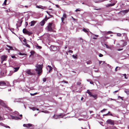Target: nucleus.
I'll use <instances>...</instances> for the list:
<instances>
[{
	"instance_id": "dca6fc26",
	"label": "nucleus",
	"mask_w": 129,
	"mask_h": 129,
	"mask_svg": "<svg viewBox=\"0 0 129 129\" xmlns=\"http://www.w3.org/2000/svg\"><path fill=\"white\" fill-rule=\"evenodd\" d=\"M66 15L64 13L63 15V17L61 18V19L62 20V22H63L64 20V18H66Z\"/></svg>"
},
{
	"instance_id": "09e8293b",
	"label": "nucleus",
	"mask_w": 129,
	"mask_h": 129,
	"mask_svg": "<svg viewBox=\"0 0 129 129\" xmlns=\"http://www.w3.org/2000/svg\"><path fill=\"white\" fill-rule=\"evenodd\" d=\"M123 75L124 76V78L125 79H127V78L126 77V74H123Z\"/></svg>"
},
{
	"instance_id": "ea45409f",
	"label": "nucleus",
	"mask_w": 129,
	"mask_h": 129,
	"mask_svg": "<svg viewBox=\"0 0 129 129\" xmlns=\"http://www.w3.org/2000/svg\"><path fill=\"white\" fill-rule=\"evenodd\" d=\"M75 11L76 12H77L78 11H80V9H77L75 10Z\"/></svg>"
},
{
	"instance_id": "39448f33",
	"label": "nucleus",
	"mask_w": 129,
	"mask_h": 129,
	"mask_svg": "<svg viewBox=\"0 0 129 129\" xmlns=\"http://www.w3.org/2000/svg\"><path fill=\"white\" fill-rule=\"evenodd\" d=\"M6 84L5 82L3 81H0V88L3 89L5 88Z\"/></svg>"
},
{
	"instance_id": "680f3d73",
	"label": "nucleus",
	"mask_w": 129,
	"mask_h": 129,
	"mask_svg": "<svg viewBox=\"0 0 129 129\" xmlns=\"http://www.w3.org/2000/svg\"><path fill=\"white\" fill-rule=\"evenodd\" d=\"M27 44V43L26 42H25V43H24L23 44L24 45H25V46H26V44Z\"/></svg>"
},
{
	"instance_id": "ddd939ff",
	"label": "nucleus",
	"mask_w": 129,
	"mask_h": 129,
	"mask_svg": "<svg viewBox=\"0 0 129 129\" xmlns=\"http://www.w3.org/2000/svg\"><path fill=\"white\" fill-rule=\"evenodd\" d=\"M129 11V10H125L123 11H122L120 12V13L121 14H125L128 13Z\"/></svg>"
},
{
	"instance_id": "4c0bfd02",
	"label": "nucleus",
	"mask_w": 129,
	"mask_h": 129,
	"mask_svg": "<svg viewBox=\"0 0 129 129\" xmlns=\"http://www.w3.org/2000/svg\"><path fill=\"white\" fill-rule=\"evenodd\" d=\"M104 1L103 0V1H99L98 2H96L95 1V0H94V2H95V3H100V2H101L103 1Z\"/></svg>"
},
{
	"instance_id": "412c9836",
	"label": "nucleus",
	"mask_w": 129,
	"mask_h": 129,
	"mask_svg": "<svg viewBox=\"0 0 129 129\" xmlns=\"http://www.w3.org/2000/svg\"><path fill=\"white\" fill-rule=\"evenodd\" d=\"M47 67L49 68V72H50V71L52 70V68L50 66L48 65Z\"/></svg>"
},
{
	"instance_id": "13d9d810",
	"label": "nucleus",
	"mask_w": 129,
	"mask_h": 129,
	"mask_svg": "<svg viewBox=\"0 0 129 129\" xmlns=\"http://www.w3.org/2000/svg\"><path fill=\"white\" fill-rule=\"evenodd\" d=\"M30 95H31V96H34V93H33H33H30Z\"/></svg>"
},
{
	"instance_id": "7c9ffc66",
	"label": "nucleus",
	"mask_w": 129,
	"mask_h": 129,
	"mask_svg": "<svg viewBox=\"0 0 129 129\" xmlns=\"http://www.w3.org/2000/svg\"><path fill=\"white\" fill-rule=\"evenodd\" d=\"M42 112L44 113H49V112L48 111L45 110L42 111Z\"/></svg>"
},
{
	"instance_id": "cd10ccee",
	"label": "nucleus",
	"mask_w": 129,
	"mask_h": 129,
	"mask_svg": "<svg viewBox=\"0 0 129 129\" xmlns=\"http://www.w3.org/2000/svg\"><path fill=\"white\" fill-rule=\"evenodd\" d=\"M43 7L42 6H36V7L38 8L43 9V8H42L41 7Z\"/></svg>"
},
{
	"instance_id": "c03bdc74",
	"label": "nucleus",
	"mask_w": 129,
	"mask_h": 129,
	"mask_svg": "<svg viewBox=\"0 0 129 129\" xmlns=\"http://www.w3.org/2000/svg\"><path fill=\"white\" fill-rule=\"evenodd\" d=\"M103 56V55L102 54L100 53L99 55V56L100 57H102Z\"/></svg>"
},
{
	"instance_id": "69168bd1",
	"label": "nucleus",
	"mask_w": 129,
	"mask_h": 129,
	"mask_svg": "<svg viewBox=\"0 0 129 129\" xmlns=\"http://www.w3.org/2000/svg\"><path fill=\"white\" fill-rule=\"evenodd\" d=\"M78 120H83V119H81V118H79L78 119Z\"/></svg>"
},
{
	"instance_id": "bf43d9fd",
	"label": "nucleus",
	"mask_w": 129,
	"mask_h": 129,
	"mask_svg": "<svg viewBox=\"0 0 129 129\" xmlns=\"http://www.w3.org/2000/svg\"><path fill=\"white\" fill-rule=\"evenodd\" d=\"M102 61H100L99 62V64H101L102 63Z\"/></svg>"
},
{
	"instance_id": "4be33fe9",
	"label": "nucleus",
	"mask_w": 129,
	"mask_h": 129,
	"mask_svg": "<svg viewBox=\"0 0 129 129\" xmlns=\"http://www.w3.org/2000/svg\"><path fill=\"white\" fill-rule=\"evenodd\" d=\"M83 30L86 33L88 32L89 31V30L88 29H87L85 28H84L83 29Z\"/></svg>"
},
{
	"instance_id": "4d7b16f0",
	"label": "nucleus",
	"mask_w": 129,
	"mask_h": 129,
	"mask_svg": "<svg viewBox=\"0 0 129 129\" xmlns=\"http://www.w3.org/2000/svg\"><path fill=\"white\" fill-rule=\"evenodd\" d=\"M23 41L24 42V43H25V42H26V40L25 39H24V40H23Z\"/></svg>"
},
{
	"instance_id": "bb28decb",
	"label": "nucleus",
	"mask_w": 129,
	"mask_h": 129,
	"mask_svg": "<svg viewBox=\"0 0 129 129\" xmlns=\"http://www.w3.org/2000/svg\"><path fill=\"white\" fill-rule=\"evenodd\" d=\"M4 74V73H2V72H1L0 73V77H2L3 76V75Z\"/></svg>"
},
{
	"instance_id": "e433bc0d",
	"label": "nucleus",
	"mask_w": 129,
	"mask_h": 129,
	"mask_svg": "<svg viewBox=\"0 0 129 129\" xmlns=\"http://www.w3.org/2000/svg\"><path fill=\"white\" fill-rule=\"evenodd\" d=\"M127 44V43L126 42H124L123 44V46H122V47H123V46H125Z\"/></svg>"
},
{
	"instance_id": "338daca9",
	"label": "nucleus",
	"mask_w": 129,
	"mask_h": 129,
	"mask_svg": "<svg viewBox=\"0 0 129 129\" xmlns=\"http://www.w3.org/2000/svg\"><path fill=\"white\" fill-rule=\"evenodd\" d=\"M93 39H96L97 38L95 37H93Z\"/></svg>"
},
{
	"instance_id": "774afa93",
	"label": "nucleus",
	"mask_w": 129,
	"mask_h": 129,
	"mask_svg": "<svg viewBox=\"0 0 129 129\" xmlns=\"http://www.w3.org/2000/svg\"><path fill=\"white\" fill-rule=\"evenodd\" d=\"M56 7L57 8H58L59 7V6L58 5H56Z\"/></svg>"
},
{
	"instance_id": "6ab92c4d",
	"label": "nucleus",
	"mask_w": 129,
	"mask_h": 129,
	"mask_svg": "<svg viewBox=\"0 0 129 129\" xmlns=\"http://www.w3.org/2000/svg\"><path fill=\"white\" fill-rule=\"evenodd\" d=\"M14 73V72L13 71H10L9 74H8V75L9 76H10L11 75L13 74V73Z\"/></svg>"
},
{
	"instance_id": "0e129e2a",
	"label": "nucleus",
	"mask_w": 129,
	"mask_h": 129,
	"mask_svg": "<svg viewBox=\"0 0 129 129\" xmlns=\"http://www.w3.org/2000/svg\"><path fill=\"white\" fill-rule=\"evenodd\" d=\"M6 127H7V128H10V127L9 126H6Z\"/></svg>"
},
{
	"instance_id": "864d4df0",
	"label": "nucleus",
	"mask_w": 129,
	"mask_h": 129,
	"mask_svg": "<svg viewBox=\"0 0 129 129\" xmlns=\"http://www.w3.org/2000/svg\"><path fill=\"white\" fill-rule=\"evenodd\" d=\"M90 84H93V82L92 81H90Z\"/></svg>"
},
{
	"instance_id": "8fccbe9b",
	"label": "nucleus",
	"mask_w": 129,
	"mask_h": 129,
	"mask_svg": "<svg viewBox=\"0 0 129 129\" xmlns=\"http://www.w3.org/2000/svg\"><path fill=\"white\" fill-rule=\"evenodd\" d=\"M119 68V67H117L116 68H115V70L116 71H117V68Z\"/></svg>"
},
{
	"instance_id": "de8ad7c7",
	"label": "nucleus",
	"mask_w": 129,
	"mask_h": 129,
	"mask_svg": "<svg viewBox=\"0 0 129 129\" xmlns=\"http://www.w3.org/2000/svg\"><path fill=\"white\" fill-rule=\"evenodd\" d=\"M46 78H44L43 79V81L44 82H45L46 81Z\"/></svg>"
},
{
	"instance_id": "052dcab7",
	"label": "nucleus",
	"mask_w": 129,
	"mask_h": 129,
	"mask_svg": "<svg viewBox=\"0 0 129 129\" xmlns=\"http://www.w3.org/2000/svg\"><path fill=\"white\" fill-rule=\"evenodd\" d=\"M94 35L96 37H98V35Z\"/></svg>"
},
{
	"instance_id": "58836bf2",
	"label": "nucleus",
	"mask_w": 129,
	"mask_h": 129,
	"mask_svg": "<svg viewBox=\"0 0 129 129\" xmlns=\"http://www.w3.org/2000/svg\"><path fill=\"white\" fill-rule=\"evenodd\" d=\"M117 36H118L120 37L121 36V34L120 33H118L117 34Z\"/></svg>"
},
{
	"instance_id": "20e7f679",
	"label": "nucleus",
	"mask_w": 129,
	"mask_h": 129,
	"mask_svg": "<svg viewBox=\"0 0 129 129\" xmlns=\"http://www.w3.org/2000/svg\"><path fill=\"white\" fill-rule=\"evenodd\" d=\"M63 117V114L62 113H61L59 115H54L53 116V117L56 119L62 118Z\"/></svg>"
},
{
	"instance_id": "f03ea898",
	"label": "nucleus",
	"mask_w": 129,
	"mask_h": 129,
	"mask_svg": "<svg viewBox=\"0 0 129 129\" xmlns=\"http://www.w3.org/2000/svg\"><path fill=\"white\" fill-rule=\"evenodd\" d=\"M19 114L18 112L16 111H15L13 114V115H14V116H13L12 115H10L9 117L10 119L12 118L13 119H14L15 120H18L19 119H21V118H20L18 117L17 116L19 115Z\"/></svg>"
},
{
	"instance_id": "2f4dec72",
	"label": "nucleus",
	"mask_w": 129,
	"mask_h": 129,
	"mask_svg": "<svg viewBox=\"0 0 129 129\" xmlns=\"http://www.w3.org/2000/svg\"><path fill=\"white\" fill-rule=\"evenodd\" d=\"M30 108L33 111H35L36 110V108L35 107H32V108Z\"/></svg>"
},
{
	"instance_id": "9d476101",
	"label": "nucleus",
	"mask_w": 129,
	"mask_h": 129,
	"mask_svg": "<svg viewBox=\"0 0 129 129\" xmlns=\"http://www.w3.org/2000/svg\"><path fill=\"white\" fill-rule=\"evenodd\" d=\"M107 122L108 124L113 125L114 124V121L110 119H108L107 121Z\"/></svg>"
},
{
	"instance_id": "79ce46f5",
	"label": "nucleus",
	"mask_w": 129,
	"mask_h": 129,
	"mask_svg": "<svg viewBox=\"0 0 129 129\" xmlns=\"http://www.w3.org/2000/svg\"><path fill=\"white\" fill-rule=\"evenodd\" d=\"M30 53L31 55H33L34 53V51H31Z\"/></svg>"
},
{
	"instance_id": "b1692460",
	"label": "nucleus",
	"mask_w": 129,
	"mask_h": 129,
	"mask_svg": "<svg viewBox=\"0 0 129 129\" xmlns=\"http://www.w3.org/2000/svg\"><path fill=\"white\" fill-rule=\"evenodd\" d=\"M86 62L87 64H90L92 63V62L90 60H89L88 61H86Z\"/></svg>"
},
{
	"instance_id": "6e6552de",
	"label": "nucleus",
	"mask_w": 129,
	"mask_h": 129,
	"mask_svg": "<svg viewBox=\"0 0 129 129\" xmlns=\"http://www.w3.org/2000/svg\"><path fill=\"white\" fill-rule=\"evenodd\" d=\"M111 1L113 2V4H108L106 5V7H109L110 6H114L115 4L116 3L117 1L115 0H111Z\"/></svg>"
},
{
	"instance_id": "5701e85b",
	"label": "nucleus",
	"mask_w": 129,
	"mask_h": 129,
	"mask_svg": "<svg viewBox=\"0 0 129 129\" xmlns=\"http://www.w3.org/2000/svg\"><path fill=\"white\" fill-rule=\"evenodd\" d=\"M36 46L37 49H41L42 48V47L40 46H39L38 44Z\"/></svg>"
},
{
	"instance_id": "7ed1b4c3",
	"label": "nucleus",
	"mask_w": 129,
	"mask_h": 129,
	"mask_svg": "<svg viewBox=\"0 0 129 129\" xmlns=\"http://www.w3.org/2000/svg\"><path fill=\"white\" fill-rule=\"evenodd\" d=\"M54 27L53 25H52V23H49L47 26L48 30L52 31L53 30V29Z\"/></svg>"
},
{
	"instance_id": "c9c22d12",
	"label": "nucleus",
	"mask_w": 129,
	"mask_h": 129,
	"mask_svg": "<svg viewBox=\"0 0 129 129\" xmlns=\"http://www.w3.org/2000/svg\"><path fill=\"white\" fill-rule=\"evenodd\" d=\"M7 0H5V1L4 3L3 4V5L4 4L5 5H6V2H7Z\"/></svg>"
},
{
	"instance_id": "a19ab883",
	"label": "nucleus",
	"mask_w": 129,
	"mask_h": 129,
	"mask_svg": "<svg viewBox=\"0 0 129 129\" xmlns=\"http://www.w3.org/2000/svg\"><path fill=\"white\" fill-rule=\"evenodd\" d=\"M64 82L65 83H68V82L67 81H61L60 82Z\"/></svg>"
},
{
	"instance_id": "e2e57ef3",
	"label": "nucleus",
	"mask_w": 129,
	"mask_h": 129,
	"mask_svg": "<svg viewBox=\"0 0 129 129\" xmlns=\"http://www.w3.org/2000/svg\"><path fill=\"white\" fill-rule=\"evenodd\" d=\"M109 115H111V116H112V114L111 113H110V112L109 113Z\"/></svg>"
},
{
	"instance_id": "9b49d317",
	"label": "nucleus",
	"mask_w": 129,
	"mask_h": 129,
	"mask_svg": "<svg viewBox=\"0 0 129 129\" xmlns=\"http://www.w3.org/2000/svg\"><path fill=\"white\" fill-rule=\"evenodd\" d=\"M26 73L30 75H32L34 74L30 70H27L26 71Z\"/></svg>"
},
{
	"instance_id": "423d86ee",
	"label": "nucleus",
	"mask_w": 129,
	"mask_h": 129,
	"mask_svg": "<svg viewBox=\"0 0 129 129\" xmlns=\"http://www.w3.org/2000/svg\"><path fill=\"white\" fill-rule=\"evenodd\" d=\"M23 33L26 34L30 35L32 34V33L28 31L25 28H24L23 30Z\"/></svg>"
},
{
	"instance_id": "c756f323",
	"label": "nucleus",
	"mask_w": 129,
	"mask_h": 129,
	"mask_svg": "<svg viewBox=\"0 0 129 129\" xmlns=\"http://www.w3.org/2000/svg\"><path fill=\"white\" fill-rule=\"evenodd\" d=\"M77 55H72V57L74 58L75 59H76L77 58Z\"/></svg>"
},
{
	"instance_id": "a18cd8bd",
	"label": "nucleus",
	"mask_w": 129,
	"mask_h": 129,
	"mask_svg": "<svg viewBox=\"0 0 129 129\" xmlns=\"http://www.w3.org/2000/svg\"><path fill=\"white\" fill-rule=\"evenodd\" d=\"M18 7L20 8H23V6L22 5H18Z\"/></svg>"
},
{
	"instance_id": "3c124183",
	"label": "nucleus",
	"mask_w": 129,
	"mask_h": 129,
	"mask_svg": "<svg viewBox=\"0 0 129 129\" xmlns=\"http://www.w3.org/2000/svg\"><path fill=\"white\" fill-rule=\"evenodd\" d=\"M26 46L27 47H30L29 45L28 44H26Z\"/></svg>"
},
{
	"instance_id": "aec40b11",
	"label": "nucleus",
	"mask_w": 129,
	"mask_h": 129,
	"mask_svg": "<svg viewBox=\"0 0 129 129\" xmlns=\"http://www.w3.org/2000/svg\"><path fill=\"white\" fill-rule=\"evenodd\" d=\"M4 104L3 101L1 100H0V105H1L2 106H4Z\"/></svg>"
},
{
	"instance_id": "f8f14e48",
	"label": "nucleus",
	"mask_w": 129,
	"mask_h": 129,
	"mask_svg": "<svg viewBox=\"0 0 129 129\" xmlns=\"http://www.w3.org/2000/svg\"><path fill=\"white\" fill-rule=\"evenodd\" d=\"M47 19L45 18L40 23V25L41 26L43 25L45 23V22L47 20Z\"/></svg>"
},
{
	"instance_id": "6e6d98bb",
	"label": "nucleus",
	"mask_w": 129,
	"mask_h": 129,
	"mask_svg": "<svg viewBox=\"0 0 129 129\" xmlns=\"http://www.w3.org/2000/svg\"><path fill=\"white\" fill-rule=\"evenodd\" d=\"M107 33L108 34H111L112 33V32L111 31H109L107 32Z\"/></svg>"
},
{
	"instance_id": "a211bd4d",
	"label": "nucleus",
	"mask_w": 129,
	"mask_h": 129,
	"mask_svg": "<svg viewBox=\"0 0 129 129\" xmlns=\"http://www.w3.org/2000/svg\"><path fill=\"white\" fill-rule=\"evenodd\" d=\"M19 67H17L15 68H14V70H13L14 72H15L18 71V70H19Z\"/></svg>"
},
{
	"instance_id": "473e14b6",
	"label": "nucleus",
	"mask_w": 129,
	"mask_h": 129,
	"mask_svg": "<svg viewBox=\"0 0 129 129\" xmlns=\"http://www.w3.org/2000/svg\"><path fill=\"white\" fill-rule=\"evenodd\" d=\"M105 46H106V47L107 48L109 49H111V48L110 47H109V46H108L107 45V44H105Z\"/></svg>"
},
{
	"instance_id": "72a5a7b5",
	"label": "nucleus",
	"mask_w": 129,
	"mask_h": 129,
	"mask_svg": "<svg viewBox=\"0 0 129 129\" xmlns=\"http://www.w3.org/2000/svg\"><path fill=\"white\" fill-rule=\"evenodd\" d=\"M6 46L8 47L10 49H12L13 48V47L12 46H11L8 45H7Z\"/></svg>"
},
{
	"instance_id": "f3484780",
	"label": "nucleus",
	"mask_w": 129,
	"mask_h": 129,
	"mask_svg": "<svg viewBox=\"0 0 129 129\" xmlns=\"http://www.w3.org/2000/svg\"><path fill=\"white\" fill-rule=\"evenodd\" d=\"M7 67L6 66V64H4L2 66V68L3 70H4Z\"/></svg>"
},
{
	"instance_id": "37998d69",
	"label": "nucleus",
	"mask_w": 129,
	"mask_h": 129,
	"mask_svg": "<svg viewBox=\"0 0 129 129\" xmlns=\"http://www.w3.org/2000/svg\"><path fill=\"white\" fill-rule=\"evenodd\" d=\"M81 84V83L80 82H78L77 83V84L78 85H80Z\"/></svg>"
},
{
	"instance_id": "c85d7f7f",
	"label": "nucleus",
	"mask_w": 129,
	"mask_h": 129,
	"mask_svg": "<svg viewBox=\"0 0 129 129\" xmlns=\"http://www.w3.org/2000/svg\"><path fill=\"white\" fill-rule=\"evenodd\" d=\"M18 54L20 55H26L24 53H21L20 52H19Z\"/></svg>"
},
{
	"instance_id": "4468645a",
	"label": "nucleus",
	"mask_w": 129,
	"mask_h": 129,
	"mask_svg": "<svg viewBox=\"0 0 129 129\" xmlns=\"http://www.w3.org/2000/svg\"><path fill=\"white\" fill-rule=\"evenodd\" d=\"M92 90H89L88 89L87 90L86 92V93H87L90 96H91L92 95L91 92Z\"/></svg>"
},
{
	"instance_id": "f704fd0d",
	"label": "nucleus",
	"mask_w": 129,
	"mask_h": 129,
	"mask_svg": "<svg viewBox=\"0 0 129 129\" xmlns=\"http://www.w3.org/2000/svg\"><path fill=\"white\" fill-rule=\"evenodd\" d=\"M0 126H5V125L2 123H0Z\"/></svg>"
},
{
	"instance_id": "2eb2a0df",
	"label": "nucleus",
	"mask_w": 129,
	"mask_h": 129,
	"mask_svg": "<svg viewBox=\"0 0 129 129\" xmlns=\"http://www.w3.org/2000/svg\"><path fill=\"white\" fill-rule=\"evenodd\" d=\"M36 21H33L31 22L30 23V26H33L36 23Z\"/></svg>"
},
{
	"instance_id": "0eeeda50",
	"label": "nucleus",
	"mask_w": 129,
	"mask_h": 129,
	"mask_svg": "<svg viewBox=\"0 0 129 129\" xmlns=\"http://www.w3.org/2000/svg\"><path fill=\"white\" fill-rule=\"evenodd\" d=\"M7 57V56L6 55L2 56L1 57V63H2L4 61L6 60V58Z\"/></svg>"
},
{
	"instance_id": "f257e3e1",
	"label": "nucleus",
	"mask_w": 129,
	"mask_h": 129,
	"mask_svg": "<svg viewBox=\"0 0 129 129\" xmlns=\"http://www.w3.org/2000/svg\"><path fill=\"white\" fill-rule=\"evenodd\" d=\"M35 70L37 72L38 75H40L42 72V65L37 64L36 66Z\"/></svg>"
},
{
	"instance_id": "49530a36",
	"label": "nucleus",
	"mask_w": 129,
	"mask_h": 129,
	"mask_svg": "<svg viewBox=\"0 0 129 129\" xmlns=\"http://www.w3.org/2000/svg\"><path fill=\"white\" fill-rule=\"evenodd\" d=\"M106 109H104L103 110H101V112H102L104 111H106Z\"/></svg>"
},
{
	"instance_id": "5fc2aeb1",
	"label": "nucleus",
	"mask_w": 129,
	"mask_h": 129,
	"mask_svg": "<svg viewBox=\"0 0 129 129\" xmlns=\"http://www.w3.org/2000/svg\"><path fill=\"white\" fill-rule=\"evenodd\" d=\"M123 50V49H119L117 50L118 51H120Z\"/></svg>"
},
{
	"instance_id": "393cba45",
	"label": "nucleus",
	"mask_w": 129,
	"mask_h": 129,
	"mask_svg": "<svg viewBox=\"0 0 129 129\" xmlns=\"http://www.w3.org/2000/svg\"><path fill=\"white\" fill-rule=\"evenodd\" d=\"M20 101V99H15L14 101V102H19Z\"/></svg>"
},
{
	"instance_id": "603ef678",
	"label": "nucleus",
	"mask_w": 129,
	"mask_h": 129,
	"mask_svg": "<svg viewBox=\"0 0 129 129\" xmlns=\"http://www.w3.org/2000/svg\"><path fill=\"white\" fill-rule=\"evenodd\" d=\"M11 57L12 58H16V57H15V56L12 55L11 56Z\"/></svg>"
},
{
	"instance_id": "1a4fd4ad",
	"label": "nucleus",
	"mask_w": 129,
	"mask_h": 129,
	"mask_svg": "<svg viewBox=\"0 0 129 129\" xmlns=\"http://www.w3.org/2000/svg\"><path fill=\"white\" fill-rule=\"evenodd\" d=\"M33 125L31 124L28 123L27 124H24L23 126L27 128H29L30 126H33Z\"/></svg>"
},
{
	"instance_id": "a878e982",
	"label": "nucleus",
	"mask_w": 129,
	"mask_h": 129,
	"mask_svg": "<svg viewBox=\"0 0 129 129\" xmlns=\"http://www.w3.org/2000/svg\"><path fill=\"white\" fill-rule=\"evenodd\" d=\"M91 96L93 97L95 99L97 98V95L96 94L95 95H92Z\"/></svg>"
}]
</instances>
